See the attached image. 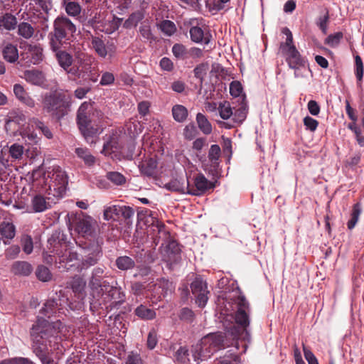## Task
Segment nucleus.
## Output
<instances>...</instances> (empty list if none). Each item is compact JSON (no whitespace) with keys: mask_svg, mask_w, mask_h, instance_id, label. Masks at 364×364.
<instances>
[{"mask_svg":"<svg viewBox=\"0 0 364 364\" xmlns=\"http://www.w3.org/2000/svg\"><path fill=\"white\" fill-rule=\"evenodd\" d=\"M65 326L60 321L50 323L38 317L31 329V337L33 353L40 359L42 364H54L50 357L48 346L55 347L61 341V333Z\"/></svg>","mask_w":364,"mask_h":364,"instance_id":"1","label":"nucleus"},{"mask_svg":"<svg viewBox=\"0 0 364 364\" xmlns=\"http://www.w3.org/2000/svg\"><path fill=\"white\" fill-rule=\"evenodd\" d=\"M89 286L91 289L92 296L99 302L100 305L109 303L106 308L112 309L124 301L125 295L121 288L111 285L103 279L92 276Z\"/></svg>","mask_w":364,"mask_h":364,"instance_id":"2","label":"nucleus"},{"mask_svg":"<svg viewBox=\"0 0 364 364\" xmlns=\"http://www.w3.org/2000/svg\"><path fill=\"white\" fill-rule=\"evenodd\" d=\"M34 181H37L38 178L39 184L43 183L45 186H48L46 190L48 194L58 198L63 197L66 191L68 185V178L65 173L59 167L53 168L52 171L46 173H42L41 170H36L32 173Z\"/></svg>","mask_w":364,"mask_h":364,"instance_id":"3","label":"nucleus"},{"mask_svg":"<svg viewBox=\"0 0 364 364\" xmlns=\"http://www.w3.org/2000/svg\"><path fill=\"white\" fill-rule=\"evenodd\" d=\"M282 32L287 38L285 42L281 43L279 46V53L285 58L289 67L295 70L294 76L299 77L302 76L299 70L305 68V60L301 57L300 53L294 45L293 36L291 31L284 27Z\"/></svg>","mask_w":364,"mask_h":364,"instance_id":"4","label":"nucleus"},{"mask_svg":"<svg viewBox=\"0 0 364 364\" xmlns=\"http://www.w3.org/2000/svg\"><path fill=\"white\" fill-rule=\"evenodd\" d=\"M68 217L70 230H73L79 236L89 241L97 240L98 225L95 219L82 212L68 215Z\"/></svg>","mask_w":364,"mask_h":364,"instance_id":"5","label":"nucleus"},{"mask_svg":"<svg viewBox=\"0 0 364 364\" xmlns=\"http://www.w3.org/2000/svg\"><path fill=\"white\" fill-rule=\"evenodd\" d=\"M223 341L221 335L210 334L203 337L200 343L192 347L191 352L194 361L199 363L200 360L210 358L218 350Z\"/></svg>","mask_w":364,"mask_h":364,"instance_id":"6","label":"nucleus"},{"mask_svg":"<svg viewBox=\"0 0 364 364\" xmlns=\"http://www.w3.org/2000/svg\"><path fill=\"white\" fill-rule=\"evenodd\" d=\"M92 105L85 102L80 106L77 113V123L79 129L87 142H92V141H90V139L100 134L102 131V129L92 126Z\"/></svg>","mask_w":364,"mask_h":364,"instance_id":"7","label":"nucleus"},{"mask_svg":"<svg viewBox=\"0 0 364 364\" xmlns=\"http://www.w3.org/2000/svg\"><path fill=\"white\" fill-rule=\"evenodd\" d=\"M75 31V26L69 18L65 16L57 18L54 21V34L50 40L52 49L57 51L65 43L67 35Z\"/></svg>","mask_w":364,"mask_h":364,"instance_id":"8","label":"nucleus"},{"mask_svg":"<svg viewBox=\"0 0 364 364\" xmlns=\"http://www.w3.org/2000/svg\"><path fill=\"white\" fill-rule=\"evenodd\" d=\"M79 246L81 248V259L77 269H87L97 264L102 254L98 240L86 241L80 243Z\"/></svg>","mask_w":364,"mask_h":364,"instance_id":"9","label":"nucleus"},{"mask_svg":"<svg viewBox=\"0 0 364 364\" xmlns=\"http://www.w3.org/2000/svg\"><path fill=\"white\" fill-rule=\"evenodd\" d=\"M79 246L81 248V259L77 269H87L97 264L102 254L98 240L86 241L80 243Z\"/></svg>","mask_w":364,"mask_h":364,"instance_id":"10","label":"nucleus"},{"mask_svg":"<svg viewBox=\"0 0 364 364\" xmlns=\"http://www.w3.org/2000/svg\"><path fill=\"white\" fill-rule=\"evenodd\" d=\"M69 99L62 91L46 93L42 100L43 108L48 112L63 114L65 109L68 106Z\"/></svg>","mask_w":364,"mask_h":364,"instance_id":"11","label":"nucleus"},{"mask_svg":"<svg viewBox=\"0 0 364 364\" xmlns=\"http://www.w3.org/2000/svg\"><path fill=\"white\" fill-rule=\"evenodd\" d=\"M249 310V304L243 297L239 299L238 309L235 314L236 325L230 327L228 332L233 336L234 338H240L243 333L247 334V327L250 324L249 316L247 311Z\"/></svg>","mask_w":364,"mask_h":364,"instance_id":"12","label":"nucleus"},{"mask_svg":"<svg viewBox=\"0 0 364 364\" xmlns=\"http://www.w3.org/2000/svg\"><path fill=\"white\" fill-rule=\"evenodd\" d=\"M188 194L201 196L207 191L214 188V184L208 181L202 173L197 174L192 181L187 178Z\"/></svg>","mask_w":364,"mask_h":364,"instance_id":"13","label":"nucleus"},{"mask_svg":"<svg viewBox=\"0 0 364 364\" xmlns=\"http://www.w3.org/2000/svg\"><path fill=\"white\" fill-rule=\"evenodd\" d=\"M56 255L58 257L60 263H65L63 266H60L59 268L63 267L68 269L70 267H73L80 262L78 258V254L73 250L68 248L66 245H60V248L56 250Z\"/></svg>","mask_w":364,"mask_h":364,"instance_id":"14","label":"nucleus"},{"mask_svg":"<svg viewBox=\"0 0 364 364\" xmlns=\"http://www.w3.org/2000/svg\"><path fill=\"white\" fill-rule=\"evenodd\" d=\"M191 291L196 297V302L199 307L203 308L208 300L207 284L200 278H196L191 285Z\"/></svg>","mask_w":364,"mask_h":364,"instance_id":"15","label":"nucleus"},{"mask_svg":"<svg viewBox=\"0 0 364 364\" xmlns=\"http://www.w3.org/2000/svg\"><path fill=\"white\" fill-rule=\"evenodd\" d=\"M92 47L97 53V55L102 58H106L107 55L112 56L115 52L114 46L111 44L107 46L104 41L98 37L92 38Z\"/></svg>","mask_w":364,"mask_h":364,"instance_id":"16","label":"nucleus"},{"mask_svg":"<svg viewBox=\"0 0 364 364\" xmlns=\"http://www.w3.org/2000/svg\"><path fill=\"white\" fill-rule=\"evenodd\" d=\"M14 93L16 98L22 103L25 104L29 107H35L34 100L28 94L24 87L20 84H15L14 85Z\"/></svg>","mask_w":364,"mask_h":364,"instance_id":"17","label":"nucleus"},{"mask_svg":"<svg viewBox=\"0 0 364 364\" xmlns=\"http://www.w3.org/2000/svg\"><path fill=\"white\" fill-rule=\"evenodd\" d=\"M23 77L28 82L35 85H42L45 82L43 73L36 69L26 70Z\"/></svg>","mask_w":364,"mask_h":364,"instance_id":"18","label":"nucleus"},{"mask_svg":"<svg viewBox=\"0 0 364 364\" xmlns=\"http://www.w3.org/2000/svg\"><path fill=\"white\" fill-rule=\"evenodd\" d=\"M180 254V249L177 243L174 241L170 242L164 250V256L167 262H176Z\"/></svg>","mask_w":364,"mask_h":364,"instance_id":"19","label":"nucleus"},{"mask_svg":"<svg viewBox=\"0 0 364 364\" xmlns=\"http://www.w3.org/2000/svg\"><path fill=\"white\" fill-rule=\"evenodd\" d=\"M31 205L35 213L43 212L51 207L50 202L41 195L35 196L31 200Z\"/></svg>","mask_w":364,"mask_h":364,"instance_id":"20","label":"nucleus"},{"mask_svg":"<svg viewBox=\"0 0 364 364\" xmlns=\"http://www.w3.org/2000/svg\"><path fill=\"white\" fill-rule=\"evenodd\" d=\"M120 149L119 144V139L117 134H113L109 136L103 146L102 153L107 156H110L112 153L117 151Z\"/></svg>","mask_w":364,"mask_h":364,"instance_id":"21","label":"nucleus"},{"mask_svg":"<svg viewBox=\"0 0 364 364\" xmlns=\"http://www.w3.org/2000/svg\"><path fill=\"white\" fill-rule=\"evenodd\" d=\"M33 270L31 265L24 261L15 262L11 267V271L14 274L28 276Z\"/></svg>","mask_w":364,"mask_h":364,"instance_id":"22","label":"nucleus"},{"mask_svg":"<svg viewBox=\"0 0 364 364\" xmlns=\"http://www.w3.org/2000/svg\"><path fill=\"white\" fill-rule=\"evenodd\" d=\"M43 49L38 45L28 46L26 54L31 57L30 63L38 64L43 59Z\"/></svg>","mask_w":364,"mask_h":364,"instance_id":"23","label":"nucleus"},{"mask_svg":"<svg viewBox=\"0 0 364 364\" xmlns=\"http://www.w3.org/2000/svg\"><path fill=\"white\" fill-rule=\"evenodd\" d=\"M2 54L4 58L9 63H14L18 58V49L11 43H7L3 47Z\"/></svg>","mask_w":364,"mask_h":364,"instance_id":"24","label":"nucleus"},{"mask_svg":"<svg viewBox=\"0 0 364 364\" xmlns=\"http://www.w3.org/2000/svg\"><path fill=\"white\" fill-rule=\"evenodd\" d=\"M15 234L16 228L11 223L4 221L0 223V235L4 240H10L14 237Z\"/></svg>","mask_w":364,"mask_h":364,"instance_id":"25","label":"nucleus"},{"mask_svg":"<svg viewBox=\"0 0 364 364\" xmlns=\"http://www.w3.org/2000/svg\"><path fill=\"white\" fill-rule=\"evenodd\" d=\"M190 36L191 40L195 43L203 42L205 44H208L210 42L208 36H205L202 28L198 26L191 28Z\"/></svg>","mask_w":364,"mask_h":364,"instance_id":"26","label":"nucleus"},{"mask_svg":"<svg viewBox=\"0 0 364 364\" xmlns=\"http://www.w3.org/2000/svg\"><path fill=\"white\" fill-rule=\"evenodd\" d=\"M165 188L167 190L171 191H176L181 193H188V186L187 183L185 184L184 182L181 181L179 179H173L170 182L165 184Z\"/></svg>","mask_w":364,"mask_h":364,"instance_id":"27","label":"nucleus"},{"mask_svg":"<svg viewBox=\"0 0 364 364\" xmlns=\"http://www.w3.org/2000/svg\"><path fill=\"white\" fill-rule=\"evenodd\" d=\"M17 23L16 18L14 16L10 14H5L0 15V28L6 30L14 29Z\"/></svg>","mask_w":364,"mask_h":364,"instance_id":"28","label":"nucleus"},{"mask_svg":"<svg viewBox=\"0 0 364 364\" xmlns=\"http://www.w3.org/2000/svg\"><path fill=\"white\" fill-rule=\"evenodd\" d=\"M8 152L11 161H19L23 158L24 147L18 143H14L8 147Z\"/></svg>","mask_w":364,"mask_h":364,"instance_id":"29","label":"nucleus"},{"mask_svg":"<svg viewBox=\"0 0 364 364\" xmlns=\"http://www.w3.org/2000/svg\"><path fill=\"white\" fill-rule=\"evenodd\" d=\"M134 313L139 318L143 320H152L156 316L154 310L146 308L144 305L138 306L135 309Z\"/></svg>","mask_w":364,"mask_h":364,"instance_id":"30","label":"nucleus"},{"mask_svg":"<svg viewBox=\"0 0 364 364\" xmlns=\"http://www.w3.org/2000/svg\"><path fill=\"white\" fill-rule=\"evenodd\" d=\"M156 166H157L156 162L153 159H149V160L143 161L139 166L141 172L143 174L149 176L154 175V173H155Z\"/></svg>","mask_w":364,"mask_h":364,"instance_id":"31","label":"nucleus"},{"mask_svg":"<svg viewBox=\"0 0 364 364\" xmlns=\"http://www.w3.org/2000/svg\"><path fill=\"white\" fill-rule=\"evenodd\" d=\"M77 156L83 160L87 166H92L95 162V158L90 154L87 148L79 147L75 149Z\"/></svg>","mask_w":364,"mask_h":364,"instance_id":"32","label":"nucleus"},{"mask_svg":"<svg viewBox=\"0 0 364 364\" xmlns=\"http://www.w3.org/2000/svg\"><path fill=\"white\" fill-rule=\"evenodd\" d=\"M172 115L176 122H183L188 117V110L181 105H176L172 107Z\"/></svg>","mask_w":364,"mask_h":364,"instance_id":"33","label":"nucleus"},{"mask_svg":"<svg viewBox=\"0 0 364 364\" xmlns=\"http://www.w3.org/2000/svg\"><path fill=\"white\" fill-rule=\"evenodd\" d=\"M56 58L60 67L65 70H67L73 63V57L69 53L65 51H58L56 53Z\"/></svg>","mask_w":364,"mask_h":364,"instance_id":"34","label":"nucleus"},{"mask_svg":"<svg viewBox=\"0 0 364 364\" xmlns=\"http://www.w3.org/2000/svg\"><path fill=\"white\" fill-rule=\"evenodd\" d=\"M196 121L199 129L205 134H209L212 132V126L205 116L198 113L196 116Z\"/></svg>","mask_w":364,"mask_h":364,"instance_id":"35","label":"nucleus"},{"mask_svg":"<svg viewBox=\"0 0 364 364\" xmlns=\"http://www.w3.org/2000/svg\"><path fill=\"white\" fill-rule=\"evenodd\" d=\"M362 209L359 203L353 205L352 213L350 214V219L348 220L347 225L349 230H352L355 226L358 221L359 217L361 214Z\"/></svg>","mask_w":364,"mask_h":364,"instance_id":"36","label":"nucleus"},{"mask_svg":"<svg viewBox=\"0 0 364 364\" xmlns=\"http://www.w3.org/2000/svg\"><path fill=\"white\" fill-rule=\"evenodd\" d=\"M219 363L220 364H242L240 357L231 350L227 351L224 355L220 356Z\"/></svg>","mask_w":364,"mask_h":364,"instance_id":"37","label":"nucleus"},{"mask_svg":"<svg viewBox=\"0 0 364 364\" xmlns=\"http://www.w3.org/2000/svg\"><path fill=\"white\" fill-rule=\"evenodd\" d=\"M18 33L23 38L28 39L33 35L34 28L30 23L22 22L18 26Z\"/></svg>","mask_w":364,"mask_h":364,"instance_id":"38","label":"nucleus"},{"mask_svg":"<svg viewBox=\"0 0 364 364\" xmlns=\"http://www.w3.org/2000/svg\"><path fill=\"white\" fill-rule=\"evenodd\" d=\"M57 306L58 304L55 300L49 299L44 304V306L42 308L41 313L44 316L50 318L51 316L56 313Z\"/></svg>","mask_w":364,"mask_h":364,"instance_id":"39","label":"nucleus"},{"mask_svg":"<svg viewBox=\"0 0 364 364\" xmlns=\"http://www.w3.org/2000/svg\"><path fill=\"white\" fill-rule=\"evenodd\" d=\"M160 30L167 36H172L176 31V25L169 20H164L159 24Z\"/></svg>","mask_w":364,"mask_h":364,"instance_id":"40","label":"nucleus"},{"mask_svg":"<svg viewBox=\"0 0 364 364\" xmlns=\"http://www.w3.org/2000/svg\"><path fill=\"white\" fill-rule=\"evenodd\" d=\"M85 281L80 277H73L70 282V287L73 291L78 294H82L85 290Z\"/></svg>","mask_w":364,"mask_h":364,"instance_id":"41","label":"nucleus"},{"mask_svg":"<svg viewBox=\"0 0 364 364\" xmlns=\"http://www.w3.org/2000/svg\"><path fill=\"white\" fill-rule=\"evenodd\" d=\"M117 266L122 270L129 269L134 267V260L127 256L119 257L116 261Z\"/></svg>","mask_w":364,"mask_h":364,"instance_id":"42","label":"nucleus"},{"mask_svg":"<svg viewBox=\"0 0 364 364\" xmlns=\"http://www.w3.org/2000/svg\"><path fill=\"white\" fill-rule=\"evenodd\" d=\"M107 178L116 186H122L126 182V178L124 175L116 171L108 172L107 173Z\"/></svg>","mask_w":364,"mask_h":364,"instance_id":"43","label":"nucleus"},{"mask_svg":"<svg viewBox=\"0 0 364 364\" xmlns=\"http://www.w3.org/2000/svg\"><path fill=\"white\" fill-rule=\"evenodd\" d=\"M65 11L69 16H77L81 12V6L77 2L63 3Z\"/></svg>","mask_w":364,"mask_h":364,"instance_id":"44","label":"nucleus"},{"mask_svg":"<svg viewBox=\"0 0 364 364\" xmlns=\"http://www.w3.org/2000/svg\"><path fill=\"white\" fill-rule=\"evenodd\" d=\"M36 276L42 282H48L51 279L52 274L49 269L45 266H39L36 269Z\"/></svg>","mask_w":364,"mask_h":364,"instance_id":"45","label":"nucleus"},{"mask_svg":"<svg viewBox=\"0 0 364 364\" xmlns=\"http://www.w3.org/2000/svg\"><path fill=\"white\" fill-rule=\"evenodd\" d=\"M219 112L220 116L223 119H228L231 116H232V110L231 107L228 102H223L219 105Z\"/></svg>","mask_w":364,"mask_h":364,"instance_id":"46","label":"nucleus"},{"mask_svg":"<svg viewBox=\"0 0 364 364\" xmlns=\"http://www.w3.org/2000/svg\"><path fill=\"white\" fill-rule=\"evenodd\" d=\"M31 123L32 127H35L36 128L40 129L48 139L52 138L53 134L51 132L42 122L36 119H33L31 121Z\"/></svg>","mask_w":364,"mask_h":364,"instance_id":"47","label":"nucleus"},{"mask_svg":"<svg viewBox=\"0 0 364 364\" xmlns=\"http://www.w3.org/2000/svg\"><path fill=\"white\" fill-rule=\"evenodd\" d=\"M247 109L245 106H241L232 114V119L236 124H241L246 118Z\"/></svg>","mask_w":364,"mask_h":364,"instance_id":"48","label":"nucleus"},{"mask_svg":"<svg viewBox=\"0 0 364 364\" xmlns=\"http://www.w3.org/2000/svg\"><path fill=\"white\" fill-rule=\"evenodd\" d=\"M139 33L144 41L151 42L154 40V36L151 33V27L149 25H141L139 27Z\"/></svg>","mask_w":364,"mask_h":364,"instance_id":"49","label":"nucleus"},{"mask_svg":"<svg viewBox=\"0 0 364 364\" xmlns=\"http://www.w3.org/2000/svg\"><path fill=\"white\" fill-rule=\"evenodd\" d=\"M21 245L23 250L26 254H31L33 249V240L31 237L29 235H23L21 237Z\"/></svg>","mask_w":364,"mask_h":364,"instance_id":"50","label":"nucleus"},{"mask_svg":"<svg viewBox=\"0 0 364 364\" xmlns=\"http://www.w3.org/2000/svg\"><path fill=\"white\" fill-rule=\"evenodd\" d=\"M220 148L217 144H213L210 146L209 153H208V158L209 160L212 162V164H216L220 156Z\"/></svg>","mask_w":364,"mask_h":364,"instance_id":"51","label":"nucleus"},{"mask_svg":"<svg viewBox=\"0 0 364 364\" xmlns=\"http://www.w3.org/2000/svg\"><path fill=\"white\" fill-rule=\"evenodd\" d=\"M242 91V87L240 82L232 81L230 85V95L235 97L240 95Z\"/></svg>","mask_w":364,"mask_h":364,"instance_id":"52","label":"nucleus"},{"mask_svg":"<svg viewBox=\"0 0 364 364\" xmlns=\"http://www.w3.org/2000/svg\"><path fill=\"white\" fill-rule=\"evenodd\" d=\"M343 38V33H336L334 35H330L326 39V43L331 47H335L338 46Z\"/></svg>","mask_w":364,"mask_h":364,"instance_id":"53","label":"nucleus"},{"mask_svg":"<svg viewBox=\"0 0 364 364\" xmlns=\"http://www.w3.org/2000/svg\"><path fill=\"white\" fill-rule=\"evenodd\" d=\"M304 124L306 129L314 132L318 125V122L316 119L307 116L304 119Z\"/></svg>","mask_w":364,"mask_h":364,"instance_id":"54","label":"nucleus"},{"mask_svg":"<svg viewBox=\"0 0 364 364\" xmlns=\"http://www.w3.org/2000/svg\"><path fill=\"white\" fill-rule=\"evenodd\" d=\"M355 75L358 80H361L363 76V65L360 56L357 55L355 58Z\"/></svg>","mask_w":364,"mask_h":364,"instance_id":"55","label":"nucleus"},{"mask_svg":"<svg viewBox=\"0 0 364 364\" xmlns=\"http://www.w3.org/2000/svg\"><path fill=\"white\" fill-rule=\"evenodd\" d=\"M157 343V335L154 330L149 333L147 338V346L149 349L152 350L155 348Z\"/></svg>","mask_w":364,"mask_h":364,"instance_id":"56","label":"nucleus"},{"mask_svg":"<svg viewBox=\"0 0 364 364\" xmlns=\"http://www.w3.org/2000/svg\"><path fill=\"white\" fill-rule=\"evenodd\" d=\"M188 355V350L185 348H180L176 352V359L184 364H186L187 361H189Z\"/></svg>","mask_w":364,"mask_h":364,"instance_id":"57","label":"nucleus"},{"mask_svg":"<svg viewBox=\"0 0 364 364\" xmlns=\"http://www.w3.org/2000/svg\"><path fill=\"white\" fill-rule=\"evenodd\" d=\"M172 52L176 58H181L186 54V48L182 44L176 43L173 46Z\"/></svg>","mask_w":364,"mask_h":364,"instance_id":"58","label":"nucleus"},{"mask_svg":"<svg viewBox=\"0 0 364 364\" xmlns=\"http://www.w3.org/2000/svg\"><path fill=\"white\" fill-rule=\"evenodd\" d=\"M114 77L112 73L105 72L102 74L100 85H109L114 82Z\"/></svg>","mask_w":364,"mask_h":364,"instance_id":"59","label":"nucleus"},{"mask_svg":"<svg viewBox=\"0 0 364 364\" xmlns=\"http://www.w3.org/2000/svg\"><path fill=\"white\" fill-rule=\"evenodd\" d=\"M118 208V213H121L122 215L125 219H130L133 217L134 214V210L129 207V206H122V207H117Z\"/></svg>","mask_w":364,"mask_h":364,"instance_id":"60","label":"nucleus"},{"mask_svg":"<svg viewBox=\"0 0 364 364\" xmlns=\"http://www.w3.org/2000/svg\"><path fill=\"white\" fill-rule=\"evenodd\" d=\"M144 18V14L141 11H136L133 13L127 20L131 24L136 26Z\"/></svg>","mask_w":364,"mask_h":364,"instance_id":"61","label":"nucleus"},{"mask_svg":"<svg viewBox=\"0 0 364 364\" xmlns=\"http://www.w3.org/2000/svg\"><path fill=\"white\" fill-rule=\"evenodd\" d=\"M125 364H143V362L139 354L131 353L128 355Z\"/></svg>","mask_w":364,"mask_h":364,"instance_id":"62","label":"nucleus"},{"mask_svg":"<svg viewBox=\"0 0 364 364\" xmlns=\"http://www.w3.org/2000/svg\"><path fill=\"white\" fill-rule=\"evenodd\" d=\"M21 135L23 139H27L31 144L37 143L38 141V136L33 132L23 131L21 133Z\"/></svg>","mask_w":364,"mask_h":364,"instance_id":"63","label":"nucleus"},{"mask_svg":"<svg viewBox=\"0 0 364 364\" xmlns=\"http://www.w3.org/2000/svg\"><path fill=\"white\" fill-rule=\"evenodd\" d=\"M307 107L309 112L314 116H316L320 112V106L315 100H310L308 102Z\"/></svg>","mask_w":364,"mask_h":364,"instance_id":"64","label":"nucleus"}]
</instances>
